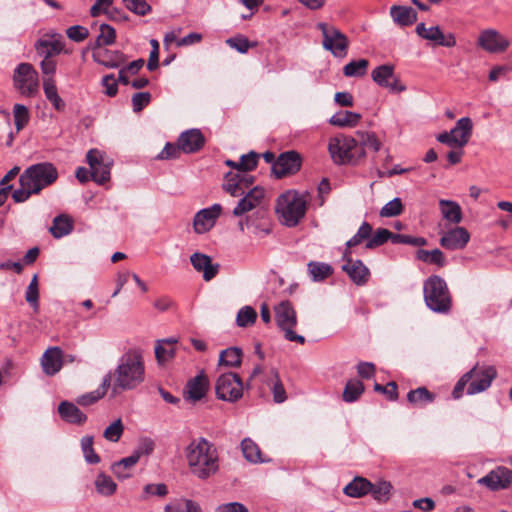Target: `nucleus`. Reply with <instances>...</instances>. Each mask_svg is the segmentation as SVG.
<instances>
[{"instance_id":"1","label":"nucleus","mask_w":512,"mask_h":512,"mask_svg":"<svg viewBox=\"0 0 512 512\" xmlns=\"http://www.w3.org/2000/svg\"><path fill=\"white\" fill-rule=\"evenodd\" d=\"M185 455L191 473L198 479H208L219 470L218 450L206 438L200 437L191 441Z\"/></svg>"},{"instance_id":"2","label":"nucleus","mask_w":512,"mask_h":512,"mask_svg":"<svg viewBox=\"0 0 512 512\" xmlns=\"http://www.w3.org/2000/svg\"><path fill=\"white\" fill-rule=\"evenodd\" d=\"M275 209L284 225L294 227L306 214L307 200L303 194L289 190L278 197Z\"/></svg>"},{"instance_id":"3","label":"nucleus","mask_w":512,"mask_h":512,"mask_svg":"<svg viewBox=\"0 0 512 512\" xmlns=\"http://www.w3.org/2000/svg\"><path fill=\"white\" fill-rule=\"evenodd\" d=\"M424 300L433 312L446 314L452 306V299L446 282L440 276L429 277L423 285Z\"/></svg>"},{"instance_id":"4","label":"nucleus","mask_w":512,"mask_h":512,"mask_svg":"<svg viewBox=\"0 0 512 512\" xmlns=\"http://www.w3.org/2000/svg\"><path fill=\"white\" fill-rule=\"evenodd\" d=\"M99 34L94 42H90L89 48L93 50L92 58L95 62L107 67H118L124 61V57L117 51L101 49L110 45L115 40V30L108 24H101Z\"/></svg>"},{"instance_id":"5","label":"nucleus","mask_w":512,"mask_h":512,"mask_svg":"<svg viewBox=\"0 0 512 512\" xmlns=\"http://www.w3.org/2000/svg\"><path fill=\"white\" fill-rule=\"evenodd\" d=\"M20 177L28 188L39 194L57 180L58 170L50 162H41L27 167Z\"/></svg>"},{"instance_id":"6","label":"nucleus","mask_w":512,"mask_h":512,"mask_svg":"<svg viewBox=\"0 0 512 512\" xmlns=\"http://www.w3.org/2000/svg\"><path fill=\"white\" fill-rule=\"evenodd\" d=\"M274 312L276 324L284 333L285 339L304 344L305 338L293 330L297 325V314L291 302L288 300L281 301L274 307Z\"/></svg>"},{"instance_id":"7","label":"nucleus","mask_w":512,"mask_h":512,"mask_svg":"<svg viewBox=\"0 0 512 512\" xmlns=\"http://www.w3.org/2000/svg\"><path fill=\"white\" fill-rule=\"evenodd\" d=\"M357 147V140L351 136L337 135L330 138L328 151L331 159L337 165L355 164L358 156H355L354 150Z\"/></svg>"},{"instance_id":"8","label":"nucleus","mask_w":512,"mask_h":512,"mask_svg":"<svg viewBox=\"0 0 512 512\" xmlns=\"http://www.w3.org/2000/svg\"><path fill=\"white\" fill-rule=\"evenodd\" d=\"M13 83L22 95L32 97L39 90L38 72L30 63H20L14 70Z\"/></svg>"},{"instance_id":"9","label":"nucleus","mask_w":512,"mask_h":512,"mask_svg":"<svg viewBox=\"0 0 512 512\" xmlns=\"http://www.w3.org/2000/svg\"><path fill=\"white\" fill-rule=\"evenodd\" d=\"M472 131V120L469 117H462L449 132L439 134L437 140L452 148H463L469 142Z\"/></svg>"},{"instance_id":"10","label":"nucleus","mask_w":512,"mask_h":512,"mask_svg":"<svg viewBox=\"0 0 512 512\" xmlns=\"http://www.w3.org/2000/svg\"><path fill=\"white\" fill-rule=\"evenodd\" d=\"M215 391L218 399L236 402L243 396V382L236 373H224L218 377Z\"/></svg>"},{"instance_id":"11","label":"nucleus","mask_w":512,"mask_h":512,"mask_svg":"<svg viewBox=\"0 0 512 512\" xmlns=\"http://www.w3.org/2000/svg\"><path fill=\"white\" fill-rule=\"evenodd\" d=\"M318 29L323 34V47L335 57L344 58L347 55L348 39L339 29L326 23H319Z\"/></svg>"},{"instance_id":"12","label":"nucleus","mask_w":512,"mask_h":512,"mask_svg":"<svg viewBox=\"0 0 512 512\" xmlns=\"http://www.w3.org/2000/svg\"><path fill=\"white\" fill-rule=\"evenodd\" d=\"M467 373H471L467 394L474 395L487 390L497 376L494 366L476 365Z\"/></svg>"},{"instance_id":"13","label":"nucleus","mask_w":512,"mask_h":512,"mask_svg":"<svg viewBox=\"0 0 512 512\" xmlns=\"http://www.w3.org/2000/svg\"><path fill=\"white\" fill-rule=\"evenodd\" d=\"M371 78L377 85L388 89L392 93H401L406 90V86L394 74V67L390 64L376 67L371 72Z\"/></svg>"},{"instance_id":"14","label":"nucleus","mask_w":512,"mask_h":512,"mask_svg":"<svg viewBox=\"0 0 512 512\" xmlns=\"http://www.w3.org/2000/svg\"><path fill=\"white\" fill-rule=\"evenodd\" d=\"M509 45V40L494 28L483 29L477 39V46L488 53H502Z\"/></svg>"},{"instance_id":"15","label":"nucleus","mask_w":512,"mask_h":512,"mask_svg":"<svg viewBox=\"0 0 512 512\" xmlns=\"http://www.w3.org/2000/svg\"><path fill=\"white\" fill-rule=\"evenodd\" d=\"M90 167V176L98 184H104L110 178V167L104 162V155L98 149H91L86 155Z\"/></svg>"},{"instance_id":"16","label":"nucleus","mask_w":512,"mask_h":512,"mask_svg":"<svg viewBox=\"0 0 512 512\" xmlns=\"http://www.w3.org/2000/svg\"><path fill=\"white\" fill-rule=\"evenodd\" d=\"M477 482L493 491L506 489L512 484V470L498 466Z\"/></svg>"},{"instance_id":"17","label":"nucleus","mask_w":512,"mask_h":512,"mask_svg":"<svg viewBox=\"0 0 512 512\" xmlns=\"http://www.w3.org/2000/svg\"><path fill=\"white\" fill-rule=\"evenodd\" d=\"M221 211L222 206L220 204H213L208 208L198 211L193 219L194 232L197 234H204L210 231L219 218Z\"/></svg>"},{"instance_id":"18","label":"nucleus","mask_w":512,"mask_h":512,"mask_svg":"<svg viewBox=\"0 0 512 512\" xmlns=\"http://www.w3.org/2000/svg\"><path fill=\"white\" fill-rule=\"evenodd\" d=\"M301 167V158L295 151L280 154L272 165V172L276 178H282L296 173Z\"/></svg>"},{"instance_id":"19","label":"nucleus","mask_w":512,"mask_h":512,"mask_svg":"<svg viewBox=\"0 0 512 512\" xmlns=\"http://www.w3.org/2000/svg\"><path fill=\"white\" fill-rule=\"evenodd\" d=\"M470 240V233L464 227L455 226L441 233L440 245L447 250H461Z\"/></svg>"},{"instance_id":"20","label":"nucleus","mask_w":512,"mask_h":512,"mask_svg":"<svg viewBox=\"0 0 512 512\" xmlns=\"http://www.w3.org/2000/svg\"><path fill=\"white\" fill-rule=\"evenodd\" d=\"M416 32L421 38L439 46L451 48L456 45L455 35L453 33L444 34L439 26L426 27L424 23H419L416 26Z\"/></svg>"},{"instance_id":"21","label":"nucleus","mask_w":512,"mask_h":512,"mask_svg":"<svg viewBox=\"0 0 512 512\" xmlns=\"http://www.w3.org/2000/svg\"><path fill=\"white\" fill-rule=\"evenodd\" d=\"M35 50L42 57H53L64 50L63 36L59 33H47L35 43Z\"/></svg>"},{"instance_id":"22","label":"nucleus","mask_w":512,"mask_h":512,"mask_svg":"<svg viewBox=\"0 0 512 512\" xmlns=\"http://www.w3.org/2000/svg\"><path fill=\"white\" fill-rule=\"evenodd\" d=\"M351 252L345 250L343 252V259L346 264L342 266V270L347 273L350 279L357 285L365 284L370 276L369 269L363 264L361 260L353 261L350 258Z\"/></svg>"},{"instance_id":"23","label":"nucleus","mask_w":512,"mask_h":512,"mask_svg":"<svg viewBox=\"0 0 512 512\" xmlns=\"http://www.w3.org/2000/svg\"><path fill=\"white\" fill-rule=\"evenodd\" d=\"M265 196V191L262 187L255 186L244 194V197L238 202L233 209L234 216H242L243 214L258 207Z\"/></svg>"},{"instance_id":"24","label":"nucleus","mask_w":512,"mask_h":512,"mask_svg":"<svg viewBox=\"0 0 512 512\" xmlns=\"http://www.w3.org/2000/svg\"><path fill=\"white\" fill-rule=\"evenodd\" d=\"M204 143L205 138L199 129H190L182 132L177 142L184 153L197 152L204 146Z\"/></svg>"},{"instance_id":"25","label":"nucleus","mask_w":512,"mask_h":512,"mask_svg":"<svg viewBox=\"0 0 512 512\" xmlns=\"http://www.w3.org/2000/svg\"><path fill=\"white\" fill-rule=\"evenodd\" d=\"M190 262L197 272H202L203 279L210 281L219 270V264H213L210 256L203 253H194L190 256Z\"/></svg>"},{"instance_id":"26","label":"nucleus","mask_w":512,"mask_h":512,"mask_svg":"<svg viewBox=\"0 0 512 512\" xmlns=\"http://www.w3.org/2000/svg\"><path fill=\"white\" fill-rule=\"evenodd\" d=\"M209 381L204 373H200L194 378L190 379L185 387V398L193 402L201 400L207 393Z\"/></svg>"},{"instance_id":"27","label":"nucleus","mask_w":512,"mask_h":512,"mask_svg":"<svg viewBox=\"0 0 512 512\" xmlns=\"http://www.w3.org/2000/svg\"><path fill=\"white\" fill-rule=\"evenodd\" d=\"M155 442L151 437L140 436L138 437L133 446V450L130 453V466L136 463L147 460L148 457L154 452Z\"/></svg>"},{"instance_id":"28","label":"nucleus","mask_w":512,"mask_h":512,"mask_svg":"<svg viewBox=\"0 0 512 512\" xmlns=\"http://www.w3.org/2000/svg\"><path fill=\"white\" fill-rule=\"evenodd\" d=\"M62 365V350L59 347H50L42 355L41 366L46 375H55L61 370Z\"/></svg>"},{"instance_id":"29","label":"nucleus","mask_w":512,"mask_h":512,"mask_svg":"<svg viewBox=\"0 0 512 512\" xmlns=\"http://www.w3.org/2000/svg\"><path fill=\"white\" fill-rule=\"evenodd\" d=\"M145 379V367L140 350L130 351V389L140 385Z\"/></svg>"},{"instance_id":"30","label":"nucleus","mask_w":512,"mask_h":512,"mask_svg":"<svg viewBox=\"0 0 512 512\" xmlns=\"http://www.w3.org/2000/svg\"><path fill=\"white\" fill-rule=\"evenodd\" d=\"M58 413L60 417L71 424H83L87 417L86 415L73 403L63 401L58 406Z\"/></svg>"},{"instance_id":"31","label":"nucleus","mask_w":512,"mask_h":512,"mask_svg":"<svg viewBox=\"0 0 512 512\" xmlns=\"http://www.w3.org/2000/svg\"><path fill=\"white\" fill-rule=\"evenodd\" d=\"M356 137L357 145L359 144L361 147L360 153L358 154L359 159L366 156L365 149H371L374 152H378L382 147V143L374 132L358 130L356 131Z\"/></svg>"},{"instance_id":"32","label":"nucleus","mask_w":512,"mask_h":512,"mask_svg":"<svg viewBox=\"0 0 512 512\" xmlns=\"http://www.w3.org/2000/svg\"><path fill=\"white\" fill-rule=\"evenodd\" d=\"M390 15L399 26H410L417 20V14L411 7L393 5L390 8Z\"/></svg>"},{"instance_id":"33","label":"nucleus","mask_w":512,"mask_h":512,"mask_svg":"<svg viewBox=\"0 0 512 512\" xmlns=\"http://www.w3.org/2000/svg\"><path fill=\"white\" fill-rule=\"evenodd\" d=\"M439 208L443 219L452 223L459 224L462 221V210L460 205L452 200H439Z\"/></svg>"},{"instance_id":"34","label":"nucleus","mask_w":512,"mask_h":512,"mask_svg":"<svg viewBox=\"0 0 512 512\" xmlns=\"http://www.w3.org/2000/svg\"><path fill=\"white\" fill-rule=\"evenodd\" d=\"M43 91L46 99L57 111H62L65 108V103L58 94L54 78H43Z\"/></svg>"},{"instance_id":"35","label":"nucleus","mask_w":512,"mask_h":512,"mask_svg":"<svg viewBox=\"0 0 512 512\" xmlns=\"http://www.w3.org/2000/svg\"><path fill=\"white\" fill-rule=\"evenodd\" d=\"M372 488V483L363 477H355L349 484H347L343 492L353 498H360L369 493Z\"/></svg>"},{"instance_id":"36","label":"nucleus","mask_w":512,"mask_h":512,"mask_svg":"<svg viewBox=\"0 0 512 512\" xmlns=\"http://www.w3.org/2000/svg\"><path fill=\"white\" fill-rule=\"evenodd\" d=\"M361 114L352 111H339L335 113L330 119L329 123L333 126L346 128L355 127L361 120Z\"/></svg>"},{"instance_id":"37","label":"nucleus","mask_w":512,"mask_h":512,"mask_svg":"<svg viewBox=\"0 0 512 512\" xmlns=\"http://www.w3.org/2000/svg\"><path fill=\"white\" fill-rule=\"evenodd\" d=\"M242 350L238 347H229L220 352L219 365L226 367H239L242 361Z\"/></svg>"},{"instance_id":"38","label":"nucleus","mask_w":512,"mask_h":512,"mask_svg":"<svg viewBox=\"0 0 512 512\" xmlns=\"http://www.w3.org/2000/svg\"><path fill=\"white\" fill-rule=\"evenodd\" d=\"M241 450L244 458L251 463H263L265 460L261 457L259 446L250 438H244L241 441Z\"/></svg>"},{"instance_id":"39","label":"nucleus","mask_w":512,"mask_h":512,"mask_svg":"<svg viewBox=\"0 0 512 512\" xmlns=\"http://www.w3.org/2000/svg\"><path fill=\"white\" fill-rule=\"evenodd\" d=\"M110 383H111L110 375H106L103 378L102 384L98 389L82 395L81 397L78 398L77 402L83 406H88V405H91V404L97 402L99 399H101L106 394L107 389L110 386Z\"/></svg>"},{"instance_id":"40","label":"nucleus","mask_w":512,"mask_h":512,"mask_svg":"<svg viewBox=\"0 0 512 512\" xmlns=\"http://www.w3.org/2000/svg\"><path fill=\"white\" fill-rule=\"evenodd\" d=\"M73 229L72 220L66 215H59L54 218L50 232L55 238L68 235Z\"/></svg>"},{"instance_id":"41","label":"nucleus","mask_w":512,"mask_h":512,"mask_svg":"<svg viewBox=\"0 0 512 512\" xmlns=\"http://www.w3.org/2000/svg\"><path fill=\"white\" fill-rule=\"evenodd\" d=\"M307 266L308 273L315 282L323 281L333 273V268L327 263L311 261Z\"/></svg>"},{"instance_id":"42","label":"nucleus","mask_w":512,"mask_h":512,"mask_svg":"<svg viewBox=\"0 0 512 512\" xmlns=\"http://www.w3.org/2000/svg\"><path fill=\"white\" fill-rule=\"evenodd\" d=\"M392 489L393 486L389 481L379 480L376 483H372V488L369 490V493L372 494L376 501L386 502L391 496Z\"/></svg>"},{"instance_id":"43","label":"nucleus","mask_w":512,"mask_h":512,"mask_svg":"<svg viewBox=\"0 0 512 512\" xmlns=\"http://www.w3.org/2000/svg\"><path fill=\"white\" fill-rule=\"evenodd\" d=\"M407 399L410 403L414 405L424 406L428 403L433 402L435 399V395L431 393L427 388L419 387L415 390H411L407 394Z\"/></svg>"},{"instance_id":"44","label":"nucleus","mask_w":512,"mask_h":512,"mask_svg":"<svg viewBox=\"0 0 512 512\" xmlns=\"http://www.w3.org/2000/svg\"><path fill=\"white\" fill-rule=\"evenodd\" d=\"M368 66L366 59L353 60L343 67V74L346 77H361L366 74Z\"/></svg>"},{"instance_id":"45","label":"nucleus","mask_w":512,"mask_h":512,"mask_svg":"<svg viewBox=\"0 0 512 512\" xmlns=\"http://www.w3.org/2000/svg\"><path fill=\"white\" fill-rule=\"evenodd\" d=\"M241 180L236 173L229 172L225 176L223 183V189L233 197H239L244 195Z\"/></svg>"},{"instance_id":"46","label":"nucleus","mask_w":512,"mask_h":512,"mask_svg":"<svg viewBox=\"0 0 512 512\" xmlns=\"http://www.w3.org/2000/svg\"><path fill=\"white\" fill-rule=\"evenodd\" d=\"M395 233H392L388 229L385 228H379L375 231L374 234L371 233L370 238L366 242V248L367 249H374L376 247H379L386 243L388 240H390L393 243V236Z\"/></svg>"},{"instance_id":"47","label":"nucleus","mask_w":512,"mask_h":512,"mask_svg":"<svg viewBox=\"0 0 512 512\" xmlns=\"http://www.w3.org/2000/svg\"><path fill=\"white\" fill-rule=\"evenodd\" d=\"M165 512H200V506L195 501L179 499L166 505Z\"/></svg>"},{"instance_id":"48","label":"nucleus","mask_w":512,"mask_h":512,"mask_svg":"<svg viewBox=\"0 0 512 512\" xmlns=\"http://www.w3.org/2000/svg\"><path fill=\"white\" fill-rule=\"evenodd\" d=\"M364 392V385L359 380H350L347 382L344 391H343V399L346 402H354L356 401L361 394Z\"/></svg>"},{"instance_id":"49","label":"nucleus","mask_w":512,"mask_h":512,"mask_svg":"<svg viewBox=\"0 0 512 512\" xmlns=\"http://www.w3.org/2000/svg\"><path fill=\"white\" fill-rule=\"evenodd\" d=\"M372 233V226L368 222H363L362 225L359 227L357 233L346 242V249L348 250L351 247H355L359 244H361L364 240L366 242L370 238Z\"/></svg>"},{"instance_id":"50","label":"nucleus","mask_w":512,"mask_h":512,"mask_svg":"<svg viewBox=\"0 0 512 512\" xmlns=\"http://www.w3.org/2000/svg\"><path fill=\"white\" fill-rule=\"evenodd\" d=\"M257 319V313L251 306L242 307L236 317V324L241 328L251 326Z\"/></svg>"},{"instance_id":"51","label":"nucleus","mask_w":512,"mask_h":512,"mask_svg":"<svg viewBox=\"0 0 512 512\" xmlns=\"http://www.w3.org/2000/svg\"><path fill=\"white\" fill-rule=\"evenodd\" d=\"M94 439L92 436H84L81 439V449L84 455V458L89 464H97L100 462L99 455L93 449Z\"/></svg>"},{"instance_id":"52","label":"nucleus","mask_w":512,"mask_h":512,"mask_svg":"<svg viewBox=\"0 0 512 512\" xmlns=\"http://www.w3.org/2000/svg\"><path fill=\"white\" fill-rule=\"evenodd\" d=\"M95 487L99 494L104 496L112 495L116 490V484L111 477L101 473L96 477Z\"/></svg>"},{"instance_id":"53","label":"nucleus","mask_w":512,"mask_h":512,"mask_svg":"<svg viewBox=\"0 0 512 512\" xmlns=\"http://www.w3.org/2000/svg\"><path fill=\"white\" fill-rule=\"evenodd\" d=\"M13 117L16 130H22L30 120L28 108L23 104H15L13 106Z\"/></svg>"},{"instance_id":"54","label":"nucleus","mask_w":512,"mask_h":512,"mask_svg":"<svg viewBox=\"0 0 512 512\" xmlns=\"http://www.w3.org/2000/svg\"><path fill=\"white\" fill-rule=\"evenodd\" d=\"M271 391L276 403H282L287 399L283 384L280 381L279 374L275 369L271 370Z\"/></svg>"},{"instance_id":"55","label":"nucleus","mask_w":512,"mask_h":512,"mask_svg":"<svg viewBox=\"0 0 512 512\" xmlns=\"http://www.w3.org/2000/svg\"><path fill=\"white\" fill-rule=\"evenodd\" d=\"M112 3L113 0H96L90 8V15L92 17H97L101 14H106L113 18Z\"/></svg>"},{"instance_id":"56","label":"nucleus","mask_w":512,"mask_h":512,"mask_svg":"<svg viewBox=\"0 0 512 512\" xmlns=\"http://www.w3.org/2000/svg\"><path fill=\"white\" fill-rule=\"evenodd\" d=\"M259 155L253 151L242 155L237 164V171L248 172L256 168Z\"/></svg>"},{"instance_id":"57","label":"nucleus","mask_w":512,"mask_h":512,"mask_svg":"<svg viewBox=\"0 0 512 512\" xmlns=\"http://www.w3.org/2000/svg\"><path fill=\"white\" fill-rule=\"evenodd\" d=\"M403 211V205L400 198H394L386 203L380 210L382 217H394L398 216Z\"/></svg>"},{"instance_id":"58","label":"nucleus","mask_w":512,"mask_h":512,"mask_svg":"<svg viewBox=\"0 0 512 512\" xmlns=\"http://www.w3.org/2000/svg\"><path fill=\"white\" fill-rule=\"evenodd\" d=\"M166 346L167 345H162V342H157L155 346V357L159 365L165 364L175 355V349L173 347Z\"/></svg>"},{"instance_id":"59","label":"nucleus","mask_w":512,"mask_h":512,"mask_svg":"<svg viewBox=\"0 0 512 512\" xmlns=\"http://www.w3.org/2000/svg\"><path fill=\"white\" fill-rule=\"evenodd\" d=\"M393 244H406L415 247L424 246L427 244V240L423 237H413L405 234H397L393 236Z\"/></svg>"},{"instance_id":"60","label":"nucleus","mask_w":512,"mask_h":512,"mask_svg":"<svg viewBox=\"0 0 512 512\" xmlns=\"http://www.w3.org/2000/svg\"><path fill=\"white\" fill-rule=\"evenodd\" d=\"M123 433V426L120 419H117L110 424L103 433L106 440L111 442H117Z\"/></svg>"},{"instance_id":"61","label":"nucleus","mask_w":512,"mask_h":512,"mask_svg":"<svg viewBox=\"0 0 512 512\" xmlns=\"http://www.w3.org/2000/svg\"><path fill=\"white\" fill-rule=\"evenodd\" d=\"M26 301L34 308L38 307L39 290L37 275H34L25 293Z\"/></svg>"},{"instance_id":"62","label":"nucleus","mask_w":512,"mask_h":512,"mask_svg":"<svg viewBox=\"0 0 512 512\" xmlns=\"http://www.w3.org/2000/svg\"><path fill=\"white\" fill-rule=\"evenodd\" d=\"M151 93L149 92H137L131 97L132 107L134 112H140L151 102Z\"/></svg>"},{"instance_id":"63","label":"nucleus","mask_w":512,"mask_h":512,"mask_svg":"<svg viewBox=\"0 0 512 512\" xmlns=\"http://www.w3.org/2000/svg\"><path fill=\"white\" fill-rule=\"evenodd\" d=\"M20 187L12 193V198L16 203L27 201L32 195H35L33 189L28 188L25 182L19 177Z\"/></svg>"},{"instance_id":"64","label":"nucleus","mask_w":512,"mask_h":512,"mask_svg":"<svg viewBox=\"0 0 512 512\" xmlns=\"http://www.w3.org/2000/svg\"><path fill=\"white\" fill-rule=\"evenodd\" d=\"M66 35L70 40L79 43L88 37L89 31L84 26L74 25L66 30Z\"/></svg>"}]
</instances>
